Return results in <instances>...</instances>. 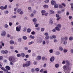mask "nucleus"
<instances>
[{
	"label": "nucleus",
	"instance_id": "nucleus-1",
	"mask_svg": "<svg viewBox=\"0 0 73 73\" xmlns=\"http://www.w3.org/2000/svg\"><path fill=\"white\" fill-rule=\"evenodd\" d=\"M9 61L13 62H16V58L13 56H10L8 58Z\"/></svg>",
	"mask_w": 73,
	"mask_h": 73
},
{
	"label": "nucleus",
	"instance_id": "nucleus-2",
	"mask_svg": "<svg viewBox=\"0 0 73 73\" xmlns=\"http://www.w3.org/2000/svg\"><path fill=\"white\" fill-rule=\"evenodd\" d=\"M67 68L68 67L66 65H64L63 67L64 69V72L66 73H70V72L69 71H68L67 70Z\"/></svg>",
	"mask_w": 73,
	"mask_h": 73
},
{
	"label": "nucleus",
	"instance_id": "nucleus-3",
	"mask_svg": "<svg viewBox=\"0 0 73 73\" xmlns=\"http://www.w3.org/2000/svg\"><path fill=\"white\" fill-rule=\"evenodd\" d=\"M21 29V26L20 25L16 27V30L17 32H20Z\"/></svg>",
	"mask_w": 73,
	"mask_h": 73
},
{
	"label": "nucleus",
	"instance_id": "nucleus-4",
	"mask_svg": "<svg viewBox=\"0 0 73 73\" xmlns=\"http://www.w3.org/2000/svg\"><path fill=\"white\" fill-rule=\"evenodd\" d=\"M7 34L6 32L5 31H2V33L1 34V36L3 37H4Z\"/></svg>",
	"mask_w": 73,
	"mask_h": 73
},
{
	"label": "nucleus",
	"instance_id": "nucleus-5",
	"mask_svg": "<svg viewBox=\"0 0 73 73\" xmlns=\"http://www.w3.org/2000/svg\"><path fill=\"white\" fill-rule=\"evenodd\" d=\"M31 65V62L30 61H27L26 64V67H28Z\"/></svg>",
	"mask_w": 73,
	"mask_h": 73
},
{
	"label": "nucleus",
	"instance_id": "nucleus-6",
	"mask_svg": "<svg viewBox=\"0 0 73 73\" xmlns=\"http://www.w3.org/2000/svg\"><path fill=\"white\" fill-rule=\"evenodd\" d=\"M33 21L34 22V25H36L37 24V19L36 18L33 19Z\"/></svg>",
	"mask_w": 73,
	"mask_h": 73
},
{
	"label": "nucleus",
	"instance_id": "nucleus-7",
	"mask_svg": "<svg viewBox=\"0 0 73 73\" xmlns=\"http://www.w3.org/2000/svg\"><path fill=\"white\" fill-rule=\"evenodd\" d=\"M50 60L51 62H53V61H54V57L52 56L50 58Z\"/></svg>",
	"mask_w": 73,
	"mask_h": 73
},
{
	"label": "nucleus",
	"instance_id": "nucleus-8",
	"mask_svg": "<svg viewBox=\"0 0 73 73\" xmlns=\"http://www.w3.org/2000/svg\"><path fill=\"white\" fill-rule=\"evenodd\" d=\"M5 68L6 69H7V70H11V68H10V67L9 66H6Z\"/></svg>",
	"mask_w": 73,
	"mask_h": 73
},
{
	"label": "nucleus",
	"instance_id": "nucleus-9",
	"mask_svg": "<svg viewBox=\"0 0 73 73\" xmlns=\"http://www.w3.org/2000/svg\"><path fill=\"white\" fill-rule=\"evenodd\" d=\"M36 59L38 60H40L41 59V57L40 56H38L37 57Z\"/></svg>",
	"mask_w": 73,
	"mask_h": 73
},
{
	"label": "nucleus",
	"instance_id": "nucleus-10",
	"mask_svg": "<svg viewBox=\"0 0 73 73\" xmlns=\"http://www.w3.org/2000/svg\"><path fill=\"white\" fill-rule=\"evenodd\" d=\"M55 29L58 31H60L61 30V29L58 27H56Z\"/></svg>",
	"mask_w": 73,
	"mask_h": 73
},
{
	"label": "nucleus",
	"instance_id": "nucleus-11",
	"mask_svg": "<svg viewBox=\"0 0 73 73\" xmlns=\"http://www.w3.org/2000/svg\"><path fill=\"white\" fill-rule=\"evenodd\" d=\"M45 12H46V11H45V10H43L41 11V13H42V16H44V13H45Z\"/></svg>",
	"mask_w": 73,
	"mask_h": 73
},
{
	"label": "nucleus",
	"instance_id": "nucleus-12",
	"mask_svg": "<svg viewBox=\"0 0 73 73\" xmlns=\"http://www.w3.org/2000/svg\"><path fill=\"white\" fill-rule=\"evenodd\" d=\"M51 3L52 5H55V4H56V2L54 0L51 1Z\"/></svg>",
	"mask_w": 73,
	"mask_h": 73
},
{
	"label": "nucleus",
	"instance_id": "nucleus-13",
	"mask_svg": "<svg viewBox=\"0 0 73 73\" xmlns=\"http://www.w3.org/2000/svg\"><path fill=\"white\" fill-rule=\"evenodd\" d=\"M48 5H43V7L44 9H46V8H48Z\"/></svg>",
	"mask_w": 73,
	"mask_h": 73
},
{
	"label": "nucleus",
	"instance_id": "nucleus-14",
	"mask_svg": "<svg viewBox=\"0 0 73 73\" xmlns=\"http://www.w3.org/2000/svg\"><path fill=\"white\" fill-rule=\"evenodd\" d=\"M66 63L68 65H70V63L69 62L68 60H66Z\"/></svg>",
	"mask_w": 73,
	"mask_h": 73
},
{
	"label": "nucleus",
	"instance_id": "nucleus-15",
	"mask_svg": "<svg viewBox=\"0 0 73 73\" xmlns=\"http://www.w3.org/2000/svg\"><path fill=\"white\" fill-rule=\"evenodd\" d=\"M49 38V36H46L45 37L44 39L45 40H48Z\"/></svg>",
	"mask_w": 73,
	"mask_h": 73
},
{
	"label": "nucleus",
	"instance_id": "nucleus-16",
	"mask_svg": "<svg viewBox=\"0 0 73 73\" xmlns=\"http://www.w3.org/2000/svg\"><path fill=\"white\" fill-rule=\"evenodd\" d=\"M59 49L60 51H62L63 50V48L61 46H60L59 48Z\"/></svg>",
	"mask_w": 73,
	"mask_h": 73
},
{
	"label": "nucleus",
	"instance_id": "nucleus-17",
	"mask_svg": "<svg viewBox=\"0 0 73 73\" xmlns=\"http://www.w3.org/2000/svg\"><path fill=\"white\" fill-rule=\"evenodd\" d=\"M59 66H60V65L58 64H55V67L56 68H59Z\"/></svg>",
	"mask_w": 73,
	"mask_h": 73
},
{
	"label": "nucleus",
	"instance_id": "nucleus-18",
	"mask_svg": "<svg viewBox=\"0 0 73 73\" xmlns=\"http://www.w3.org/2000/svg\"><path fill=\"white\" fill-rule=\"evenodd\" d=\"M29 37L30 38H31V39H34V38H35V37L32 35H30L29 36Z\"/></svg>",
	"mask_w": 73,
	"mask_h": 73
},
{
	"label": "nucleus",
	"instance_id": "nucleus-19",
	"mask_svg": "<svg viewBox=\"0 0 73 73\" xmlns=\"http://www.w3.org/2000/svg\"><path fill=\"white\" fill-rule=\"evenodd\" d=\"M57 26L58 27H59V28H61V27H62V25L60 24H58L57 25Z\"/></svg>",
	"mask_w": 73,
	"mask_h": 73
},
{
	"label": "nucleus",
	"instance_id": "nucleus-20",
	"mask_svg": "<svg viewBox=\"0 0 73 73\" xmlns=\"http://www.w3.org/2000/svg\"><path fill=\"white\" fill-rule=\"evenodd\" d=\"M49 52L50 53H53V50L52 49L50 50H49Z\"/></svg>",
	"mask_w": 73,
	"mask_h": 73
},
{
	"label": "nucleus",
	"instance_id": "nucleus-21",
	"mask_svg": "<svg viewBox=\"0 0 73 73\" xmlns=\"http://www.w3.org/2000/svg\"><path fill=\"white\" fill-rule=\"evenodd\" d=\"M21 11V9H19L17 10V12L18 13H20Z\"/></svg>",
	"mask_w": 73,
	"mask_h": 73
},
{
	"label": "nucleus",
	"instance_id": "nucleus-22",
	"mask_svg": "<svg viewBox=\"0 0 73 73\" xmlns=\"http://www.w3.org/2000/svg\"><path fill=\"white\" fill-rule=\"evenodd\" d=\"M23 32H26L27 31V27H25L23 28Z\"/></svg>",
	"mask_w": 73,
	"mask_h": 73
},
{
	"label": "nucleus",
	"instance_id": "nucleus-23",
	"mask_svg": "<svg viewBox=\"0 0 73 73\" xmlns=\"http://www.w3.org/2000/svg\"><path fill=\"white\" fill-rule=\"evenodd\" d=\"M23 40H25L27 39V37L26 36H23Z\"/></svg>",
	"mask_w": 73,
	"mask_h": 73
},
{
	"label": "nucleus",
	"instance_id": "nucleus-24",
	"mask_svg": "<svg viewBox=\"0 0 73 73\" xmlns=\"http://www.w3.org/2000/svg\"><path fill=\"white\" fill-rule=\"evenodd\" d=\"M4 27L5 28H8V25L7 24H5L4 25Z\"/></svg>",
	"mask_w": 73,
	"mask_h": 73
},
{
	"label": "nucleus",
	"instance_id": "nucleus-25",
	"mask_svg": "<svg viewBox=\"0 0 73 73\" xmlns=\"http://www.w3.org/2000/svg\"><path fill=\"white\" fill-rule=\"evenodd\" d=\"M50 14H53L54 13V11L52 10H50Z\"/></svg>",
	"mask_w": 73,
	"mask_h": 73
},
{
	"label": "nucleus",
	"instance_id": "nucleus-26",
	"mask_svg": "<svg viewBox=\"0 0 73 73\" xmlns=\"http://www.w3.org/2000/svg\"><path fill=\"white\" fill-rule=\"evenodd\" d=\"M31 31V30L30 29H28L27 30V31L28 33H30Z\"/></svg>",
	"mask_w": 73,
	"mask_h": 73
},
{
	"label": "nucleus",
	"instance_id": "nucleus-27",
	"mask_svg": "<svg viewBox=\"0 0 73 73\" xmlns=\"http://www.w3.org/2000/svg\"><path fill=\"white\" fill-rule=\"evenodd\" d=\"M70 5H71V8L72 10L73 11V3H71L70 4Z\"/></svg>",
	"mask_w": 73,
	"mask_h": 73
},
{
	"label": "nucleus",
	"instance_id": "nucleus-28",
	"mask_svg": "<svg viewBox=\"0 0 73 73\" xmlns=\"http://www.w3.org/2000/svg\"><path fill=\"white\" fill-rule=\"evenodd\" d=\"M69 40L70 41H72L73 40V37L72 36H70L69 38Z\"/></svg>",
	"mask_w": 73,
	"mask_h": 73
},
{
	"label": "nucleus",
	"instance_id": "nucleus-29",
	"mask_svg": "<svg viewBox=\"0 0 73 73\" xmlns=\"http://www.w3.org/2000/svg\"><path fill=\"white\" fill-rule=\"evenodd\" d=\"M14 41L13 40H11L10 41V43L11 44H14Z\"/></svg>",
	"mask_w": 73,
	"mask_h": 73
},
{
	"label": "nucleus",
	"instance_id": "nucleus-30",
	"mask_svg": "<svg viewBox=\"0 0 73 73\" xmlns=\"http://www.w3.org/2000/svg\"><path fill=\"white\" fill-rule=\"evenodd\" d=\"M56 55H59L60 54V52L59 51H56Z\"/></svg>",
	"mask_w": 73,
	"mask_h": 73
},
{
	"label": "nucleus",
	"instance_id": "nucleus-31",
	"mask_svg": "<svg viewBox=\"0 0 73 73\" xmlns=\"http://www.w3.org/2000/svg\"><path fill=\"white\" fill-rule=\"evenodd\" d=\"M21 55L23 57H24L25 56V54H24V53H21Z\"/></svg>",
	"mask_w": 73,
	"mask_h": 73
},
{
	"label": "nucleus",
	"instance_id": "nucleus-32",
	"mask_svg": "<svg viewBox=\"0 0 73 73\" xmlns=\"http://www.w3.org/2000/svg\"><path fill=\"white\" fill-rule=\"evenodd\" d=\"M34 42V41H31L28 43V45H31V44H33Z\"/></svg>",
	"mask_w": 73,
	"mask_h": 73
},
{
	"label": "nucleus",
	"instance_id": "nucleus-33",
	"mask_svg": "<svg viewBox=\"0 0 73 73\" xmlns=\"http://www.w3.org/2000/svg\"><path fill=\"white\" fill-rule=\"evenodd\" d=\"M35 70L36 72H39L40 71V69L38 68H35Z\"/></svg>",
	"mask_w": 73,
	"mask_h": 73
},
{
	"label": "nucleus",
	"instance_id": "nucleus-34",
	"mask_svg": "<svg viewBox=\"0 0 73 73\" xmlns=\"http://www.w3.org/2000/svg\"><path fill=\"white\" fill-rule=\"evenodd\" d=\"M44 3H48L49 2V0H45L44 1Z\"/></svg>",
	"mask_w": 73,
	"mask_h": 73
},
{
	"label": "nucleus",
	"instance_id": "nucleus-35",
	"mask_svg": "<svg viewBox=\"0 0 73 73\" xmlns=\"http://www.w3.org/2000/svg\"><path fill=\"white\" fill-rule=\"evenodd\" d=\"M63 43L64 45H66L67 42H66V40H64L63 42Z\"/></svg>",
	"mask_w": 73,
	"mask_h": 73
},
{
	"label": "nucleus",
	"instance_id": "nucleus-36",
	"mask_svg": "<svg viewBox=\"0 0 73 73\" xmlns=\"http://www.w3.org/2000/svg\"><path fill=\"white\" fill-rule=\"evenodd\" d=\"M4 71L5 73H7L8 72V70L7 69H5Z\"/></svg>",
	"mask_w": 73,
	"mask_h": 73
},
{
	"label": "nucleus",
	"instance_id": "nucleus-37",
	"mask_svg": "<svg viewBox=\"0 0 73 73\" xmlns=\"http://www.w3.org/2000/svg\"><path fill=\"white\" fill-rule=\"evenodd\" d=\"M64 53H66L68 52V50L66 49H64L63 50Z\"/></svg>",
	"mask_w": 73,
	"mask_h": 73
},
{
	"label": "nucleus",
	"instance_id": "nucleus-38",
	"mask_svg": "<svg viewBox=\"0 0 73 73\" xmlns=\"http://www.w3.org/2000/svg\"><path fill=\"white\" fill-rule=\"evenodd\" d=\"M54 8H58V5L57 4H55L54 5Z\"/></svg>",
	"mask_w": 73,
	"mask_h": 73
},
{
	"label": "nucleus",
	"instance_id": "nucleus-39",
	"mask_svg": "<svg viewBox=\"0 0 73 73\" xmlns=\"http://www.w3.org/2000/svg\"><path fill=\"white\" fill-rule=\"evenodd\" d=\"M41 31L42 32H44L45 31V29L44 28H41Z\"/></svg>",
	"mask_w": 73,
	"mask_h": 73
},
{
	"label": "nucleus",
	"instance_id": "nucleus-40",
	"mask_svg": "<svg viewBox=\"0 0 73 73\" xmlns=\"http://www.w3.org/2000/svg\"><path fill=\"white\" fill-rule=\"evenodd\" d=\"M64 37L62 38H61V42L62 43L63 41H64Z\"/></svg>",
	"mask_w": 73,
	"mask_h": 73
},
{
	"label": "nucleus",
	"instance_id": "nucleus-41",
	"mask_svg": "<svg viewBox=\"0 0 73 73\" xmlns=\"http://www.w3.org/2000/svg\"><path fill=\"white\" fill-rule=\"evenodd\" d=\"M64 39L65 40H68V36H66L64 37Z\"/></svg>",
	"mask_w": 73,
	"mask_h": 73
},
{
	"label": "nucleus",
	"instance_id": "nucleus-42",
	"mask_svg": "<svg viewBox=\"0 0 73 73\" xmlns=\"http://www.w3.org/2000/svg\"><path fill=\"white\" fill-rule=\"evenodd\" d=\"M35 71V69L33 68L31 69V72H32V73H33V72H34Z\"/></svg>",
	"mask_w": 73,
	"mask_h": 73
},
{
	"label": "nucleus",
	"instance_id": "nucleus-43",
	"mask_svg": "<svg viewBox=\"0 0 73 73\" xmlns=\"http://www.w3.org/2000/svg\"><path fill=\"white\" fill-rule=\"evenodd\" d=\"M17 56L18 57H20L21 56V54H17Z\"/></svg>",
	"mask_w": 73,
	"mask_h": 73
},
{
	"label": "nucleus",
	"instance_id": "nucleus-44",
	"mask_svg": "<svg viewBox=\"0 0 73 73\" xmlns=\"http://www.w3.org/2000/svg\"><path fill=\"white\" fill-rule=\"evenodd\" d=\"M33 64H34V65H37V62L35 61L33 62Z\"/></svg>",
	"mask_w": 73,
	"mask_h": 73
},
{
	"label": "nucleus",
	"instance_id": "nucleus-45",
	"mask_svg": "<svg viewBox=\"0 0 73 73\" xmlns=\"http://www.w3.org/2000/svg\"><path fill=\"white\" fill-rule=\"evenodd\" d=\"M1 52L2 53H3V54H5V51L4 50H1Z\"/></svg>",
	"mask_w": 73,
	"mask_h": 73
},
{
	"label": "nucleus",
	"instance_id": "nucleus-46",
	"mask_svg": "<svg viewBox=\"0 0 73 73\" xmlns=\"http://www.w3.org/2000/svg\"><path fill=\"white\" fill-rule=\"evenodd\" d=\"M4 12L5 14H8V11H5Z\"/></svg>",
	"mask_w": 73,
	"mask_h": 73
},
{
	"label": "nucleus",
	"instance_id": "nucleus-47",
	"mask_svg": "<svg viewBox=\"0 0 73 73\" xmlns=\"http://www.w3.org/2000/svg\"><path fill=\"white\" fill-rule=\"evenodd\" d=\"M9 26H12V23L11 22H9Z\"/></svg>",
	"mask_w": 73,
	"mask_h": 73
},
{
	"label": "nucleus",
	"instance_id": "nucleus-48",
	"mask_svg": "<svg viewBox=\"0 0 73 73\" xmlns=\"http://www.w3.org/2000/svg\"><path fill=\"white\" fill-rule=\"evenodd\" d=\"M30 16L31 17H33V16H34V14H33V13L31 14L30 15Z\"/></svg>",
	"mask_w": 73,
	"mask_h": 73
},
{
	"label": "nucleus",
	"instance_id": "nucleus-49",
	"mask_svg": "<svg viewBox=\"0 0 73 73\" xmlns=\"http://www.w3.org/2000/svg\"><path fill=\"white\" fill-rule=\"evenodd\" d=\"M49 23L50 24H53V21L52 20L49 21Z\"/></svg>",
	"mask_w": 73,
	"mask_h": 73
},
{
	"label": "nucleus",
	"instance_id": "nucleus-50",
	"mask_svg": "<svg viewBox=\"0 0 73 73\" xmlns=\"http://www.w3.org/2000/svg\"><path fill=\"white\" fill-rule=\"evenodd\" d=\"M18 41L19 42H21V38H19L18 39Z\"/></svg>",
	"mask_w": 73,
	"mask_h": 73
},
{
	"label": "nucleus",
	"instance_id": "nucleus-51",
	"mask_svg": "<svg viewBox=\"0 0 73 73\" xmlns=\"http://www.w3.org/2000/svg\"><path fill=\"white\" fill-rule=\"evenodd\" d=\"M19 14H20V15H23V11H21V12H20Z\"/></svg>",
	"mask_w": 73,
	"mask_h": 73
},
{
	"label": "nucleus",
	"instance_id": "nucleus-52",
	"mask_svg": "<svg viewBox=\"0 0 73 73\" xmlns=\"http://www.w3.org/2000/svg\"><path fill=\"white\" fill-rule=\"evenodd\" d=\"M69 19H70V20H71L72 19V16H70L68 17Z\"/></svg>",
	"mask_w": 73,
	"mask_h": 73
},
{
	"label": "nucleus",
	"instance_id": "nucleus-53",
	"mask_svg": "<svg viewBox=\"0 0 73 73\" xmlns=\"http://www.w3.org/2000/svg\"><path fill=\"white\" fill-rule=\"evenodd\" d=\"M42 45H45V40H43L42 42Z\"/></svg>",
	"mask_w": 73,
	"mask_h": 73
},
{
	"label": "nucleus",
	"instance_id": "nucleus-54",
	"mask_svg": "<svg viewBox=\"0 0 73 73\" xmlns=\"http://www.w3.org/2000/svg\"><path fill=\"white\" fill-rule=\"evenodd\" d=\"M49 34L48 33H44L45 36H48Z\"/></svg>",
	"mask_w": 73,
	"mask_h": 73
},
{
	"label": "nucleus",
	"instance_id": "nucleus-55",
	"mask_svg": "<svg viewBox=\"0 0 73 73\" xmlns=\"http://www.w3.org/2000/svg\"><path fill=\"white\" fill-rule=\"evenodd\" d=\"M56 17L57 18L60 17V15H59L58 14H56Z\"/></svg>",
	"mask_w": 73,
	"mask_h": 73
},
{
	"label": "nucleus",
	"instance_id": "nucleus-56",
	"mask_svg": "<svg viewBox=\"0 0 73 73\" xmlns=\"http://www.w3.org/2000/svg\"><path fill=\"white\" fill-rule=\"evenodd\" d=\"M0 9H1L2 10H3L4 9V7L3 6H1L0 7Z\"/></svg>",
	"mask_w": 73,
	"mask_h": 73
},
{
	"label": "nucleus",
	"instance_id": "nucleus-57",
	"mask_svg": "<svg viewBox=\"0 0 73 73\" xmlns=\"http://www.w3.org/2000/svg\"><path fill=\"white\" fill-rule=\"evenodd\" d=\"M8 53V51L7 50H6L5 51V54H7Z\"/></svg>",
	"mask_w": 73,
	"mask_h": 73
},
{
	"label": "nucleus",
	"instance_id": "nucleus-58",
	"mask_svg": "<svg viewBox=\"0 0 73 73\" xmlns=\"http://www.w3.org/2000/svg\"><path fill=\"white\" fill-rule=\"evenodd\" d=\"M63 7L61 5H59V8H62Z\"/></svg>",
	"mask_w": 73,
	"mask_h": 73
},
{
	"label": "nucleus",
	"instance_id": "nucleus-59",
	"mask_svg": "<svg viewBox=\"0 0 73 73\" xmlns=\"http://www.w3.org/2000/svg\"><path fill=\"white\" fill-rule=\"evenodd\" d=\"M31 35H34L35 34V32L34 31H33L31 33Z\"/></svg>",
	"mask_w": 73,
	"mask_h": 73
},
{
	"label": "nucleus",
	"instance_id": "nucleus-60",
	"mask_svg": "<svg viewBox=\"0 0 73 73\" xmlns=\"http://www.w3.org/2000/svg\"><path fill=\"white\" fill-rule=\"evenodd\" d=\"M32 56H33V57H34V56H36V54L35 53H33L32 54Z\"/></svg>",
	"mask_w": 73,
	"mask_h": 73
},
{
	"label": "nucleus",
	"instance_id": "nucleus-61",
	"mask_svg": "<svg viewBox=\"0 0 73 73\" xmlns=\"http://www.w3.org/2000/svg\"><path fill=\"white\" fill-rule=\"evenodd\" d=\"M65 64V62L64 60L62 62V64L64 65V64Z\"/></svg>",
	"mask_w": 73,
	"mask_h": 73
},
{
	"label": "nucleus",
	"instance_id": "nucleus-62",
	"mask_svg": "<svg viewBox=\"0 0 73 73\" xmlns=\"http://www.w3.org/2000/svg\"><path fill=\"white\" fill-rule=\"evenodd\" d=\"M42 60H43V61H45V58L44 56L42 57Z\"/></svg>",
	"mask_w": 73,
	"mask_h": 73
},
{
	"label": "nucleus",
	"instance_id": "nucleus-63",
	"mask_svg": "<svg viewBox=\"0 0 73 73\" xmlns=\"http://www.w3.org/2000/svg\"><path fill=\"white\" fill-rule=\"evenodd\" d=\"M66 15L67 16H69V12H67L66 13Z\"/></svg>",
	"mask_w": 73,
	"mask_h": 73
},
{
	"label": "nucleus",
	"instance_id": "nucleus-64",
	"mask_svg": "<svg viewBox=\"0 0 73 73\" xmlns=\"http://www.w3.org/2000/svg\"><path fill=\"white\" fill-rule=\"evenodd\" d=\"M52 37L54 38H56V35H52Z\"/></svg>",
	"mask_w": 73,
	"mask_h": 73
}]
</instances>
